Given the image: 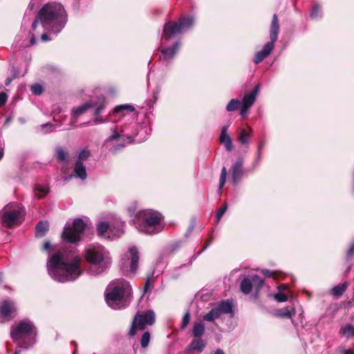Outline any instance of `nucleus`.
Masks as SVG:
<instances>
[{
	"instance_id": "nucleus-1",
	"label": "nucleus",
	"mask_w": 354,
	"mask_h": 354,
	"mask_svg": "<svg viewBox=\"0 0 354 354\" xmlns=\"http://www.w3.org/2000/svg\"><path fill=\"white\" fill-rule=\"evenodd\" d=\"M81 263L82 259L78 255L68 259L62 252H57L49 257L47 270L51 278L57 281H74L83 273Z\"/></svg>"
},
{
	"instance_id": "nucleus-2",
	"label": "nucleus",
	"mask_w": 354,
	"mask_h": 354,
	"mask_svg": "<svg viewBox=\"0 0 354 354\" xmlns=\"http://www.w3.org/2000/svg\"><path fill=\"white\" fill-rule=\"evenodd\" d=\"M66 21L67 15L63 6L56 2L48 3L38 12L32 24V30H35L40 22L45 30L57 34L64 28Z\"/></svg>"
},
{
	"instance_id": "nucleus-3",
	"label": "nucleus",
	"mask_w": 354,
	"mask_h": 354,
	"mask_svg": "<svg viewBox=\"0 0 354 354\" xmlns=\"http://www.w3.org/2000/svg\"><path fill=\"white\" fill-rule=\"evenodd\" d=\"M132 292L129 281L124 279H117L112 281L106 288V301L113 309H120L129 304Z\"/></svg>"
},
{
	"instance_id": "nucleus-4",
	"label": "nucleus",
	"mask_w": 354,
	"mask_h": 354,
	"mask_svg": "<svg viewBox=\"0 0 354 354\" xmlns=\"http://www.w3.org/2000/svg\"><path fill=\"white\" fill-rule=\"evenodd\" d=\"M136 228L146 234H156L164 228V216L153 209H143L137 212L133 220Z\"/></svg>"
},
{
	"instance_id": "nucleus-5",
	"label": "nucleus",
	"mask_w": 354,
	"mask_h": 354,
	"mask_svg": "<svg viewBox=\"0 0 354 354\" xmlns=\"http://www.w3.org/2000/svg\"><path fill=\"white\" fill-rule=\"evenodd\" d=\"M37 330L33 324L28 319L19 322L12 326L10 330L12 339L17 342L19 347L28 349L36 343Z\"/></svg>"
},
{
	"instance_id": "nucleus-6",
	"label": "nucleus",
	"mask_w": 354,
	"mask_h": 354,
	"mask_svg": "<svg viewBox=\"0 0 354 354\" xmlns=\"http://www.w3.org/2000/svg\"><path fill=\"white\" fill-rule=\"evenodd\" d=\"M84 257L91 265L89 272L92 275L102 273L111 264L109 253L101 245L88 246L85 250Z\"/></svg>"
},
{
	"instance_id": "nucleus-7",
	"label": "nucleus",
	"mask_w": 354,
	"mask_h": 354,
	"mask_svg": "<svg viewBox=\"0 0 354 354\" xmlns=\"http://www.w3.org/2000/svg\"><path fill=\"white\" fill-rule=\"evenodd\" d=\"M106 108V102L104 97H99L97 100H91L84 104L75 107L72 109V118L70 122L71 126H75L77 122V118L86 113L89 109L93 110L94 122L95 124H102L106 121L102 113Z\"/></svg>"
},
{
	"instance_id": "nucleus-8",
	"label": "nucleus",
	"mask_w": 354,
	"mask_h": 354,
	"mask_svg": "<svg viewBox=\"0 0 354 354\" xmlns=\"http://www.w3.org/2000/svg\"><path fill=\"white\" fill-rule=\"evenodd\" d=\"M279 30L278 18L276 14L272 16L271 26L270 28V41L267 42L262 50L258 51L254 55L253 62L257 64L261 62L272 51L274 47V42L277 40Z\"/></svg>"
},
{
	"instance_id": "nucleus-9",
	"label": "nucleus",
	"mask_w": 354,
	"mask_h": 354,
	"mask_svg": "<svg viewBox=\"0 0 354 354\" xmlns=\"http://www.w3.org/2000/svg\"><path fill=\"white\" fill-rule=\"evenodd\" d=\"M194 19L189 16L183 17L179 22L169 21L164 26L162 40L169 41L176 35L187 30L194 24Z\"/></svg>"
},
{
	"instance_id": "nucleus-10",
	"label": "nucleus",
	"mask_w": 354,
	"mask_h": 354,
	"mask_svg": "<svg viewBox=\"0 0 354 354\" xmlns=\"http://www.w3.org/2000/svg\"><path fill=\"white\" fill-rule=\"evenodd\" d=\"M155 322L156 315L153 310L137 313L132 320L130 329L128 332V336L129 337H134L138 330H144L147 326L153 325Z\"/></svg>"
},
{
	"instance_id": "nucleus-11",
	"label": "nucleus",
	"mask_w": 354,
	"mask_h": 354,
	"mask_svg": "<svg viewBox=\"0 0 354 354\" xmlns=\"http://www.w3.org/2000/svg\"><path fill=\"white\" fill-rule=\"evenodd\" d=\"M24 214V208L19 203H10L2 210L1 221L8 227L21 223Z\"/></svg>"
},
{
	"instance_id": "nucleus-12",
	"label": "nucleus",
	"mask_w": 354,
	"mask_h": 354,
	"mask_svg": "<svg viewBox=\"0 0 354 354\" xmlns=\"http://www.w3.org/2000/svg\"><path fill=\"white\" fill-rule=\"evenodd\" d=\"M86 224L82 218H75L72 225L66 224L63 230L62 237L65 242L76 243L83 236Z\"/></svg>"
},
{
	"instance_id": "nucleus-13",
	"label": "nucleus",
	"mask_w": 354,
	"mask_h": 354,
	"mask_svg": "<svg viewBox=\"0 0 354 354\" xmlns=\"http://www.w3.org/2000/svg\"><path fill=\"white\" fill-rule=\"evenodd\" d=\"M139 253L136 247H131L124 254L120 263V269L126 276H133L138 269Z\"/></svg>"
},
{
	"instance_id": "nucleus-14",
	"label": "nucleus",
	"mask_w": 354,
	"mask_h": 354,
	"mask_svg": "<svg viewBox=\"0 0 354 354\" xmlns=\"http://www.w3.org/2000/svg\"><path fill=\"white\" fill-rule=\"evenodd\" d=\"M221 314H233L232 304L229 300H223L219 302L216 306L203 316V320L214 322L218 319Z\"/></svg>"
},
{
	"instance_id": "nucleus-15",
	"label": "nucleus",
	"mask_w": 354,
	"mask_h": 354,
	"mask_svg": "<svg viewBox=\"0 0 354 354\" xmlns=\"http://www.w3.org/2000/svg\"><path fill=\"white\" fill-rule=\"evenodd\" d=\"M15 304L12 301L5 300L0 306V322H3L11 319V315L15 311Z\"/></svg>"
},
{
	"instance_id": "nucleus-16",
	"label": "nucleus",
	"mask_w": 354,
	"mask_h": 354,
	"mask_svg": "<svg viewBox=\"0 0 354 354\" xmlns=\"http://www.w3.org/2000/svg\"><path fill=\"white\" fill-rule=\"evenodd\" d=\"M243 160L239 158L232 166V180L234 185H236L243 176Z\"/></svg>"
},
{
	"instance_id": "nucleus-17",
	"label": "nucleus",
	"mask_w": 354,
	"mask_h": 354,
	"mask_svg": "<svg viewBox=\"0 0 354 354\" xmlns=\"http://www.w3.org/2000/svg\"><path fill=\"white\" fill-rule=\"evenodd\" d=\"M260 90V86L256 85L250 94L245 95L242 100V105L250 108L256 100L257 95Z\"/></svg>"
},
{
	"instance_id": "nucleus-18",
	"label": "nucleus",
	"mask_w": 354,
	"mask_h": 354,
	"mask_svg": "<svg viewBox=\"0 0 354 354\" xmlns=\"http://www.w3.org/2000/svg\"><path fill=\"white\" fill-rule=\"evenodd\" d=\"M124 225V222L115 221L114 223L110 225V234H111V235H109V239H113L120 236L123 233Z\"/></svg>"
},
{
	"instance_id": "nucleus-19",
	"label": "nucleus",
	"mask_w": 354,
	"mask_h": 354,
	"mask_svg": "<svg viewBox=\"0 0 354 354\" xmlns=\"http://www.w3.org/2000/svg\"><path fill=\"white\" fill-rule=\"evenodd\" d=\"M180 46V43L179 41H176L174 44L171 48H162L161 49V52L163 58L166 60H171L178 50Z\"/></svg>"
},
{
	"instance_id": "nucleus-20",
	"label": "nucleus",
	"mask_w": 354,
	"mask_h": 354,
	"mask_svg": "<svg viewBox=\"0 0 354 354\" xmlns=\"http://www.w3.org/2000/svg\"><path fill=\"white\" fill-rule=\"evenodd\" d=\"M50 192V187L46 185L36 184L33 187V194L36 198L40 200L44 198Z\"/></svg>"
},
{
	"instance_id": "nucleus-21",
	"label": "nucleus",
	"mask_w": 354,
	"mask_h": 354,
	"mask_svg": "<svg viewBox=\"0 0 354 354\" xmlns=\"http://www.w3.org/2000/svg\"><path fill=\"white\" fill-rule=\"evenodd\" d=\"M205 324L202 321L194 322L192 329V335L194 337H201L205 333Z\"/></svg>"
},
{
	"instance_id": "nucleus-22",
	"label": "nucleus",
	"mask_w": 354,
	"mask_h": 354,
	"mask_svg": "<svg viewBox=\"0 0 354 354\" xmlns=\"http://www.w3.org/2000/svg\"><path fill=\"white\" fill-rule=\"evenodd\" d=\"M340 337H345L346 339L354 338V326L351 324H345L339 330Z\"/></svg>"
},
{
	"instance_id": "nucleus-23",
	"label": "nucleus",
	"mask_w": 354,
	"mask_h": 354,
	"mask_svg": "<svg viewBox=\"0 0 354 354\" xmlns=\"http://www.w3.org/2000/svg\"><path fill=\"white\" fill-rule=\"evenodd\" d=\"M206 346V342L201 337H194L189 344V348L201 353Z\"/></svg>"
},
{
	"instance_id": "nucleus-24",
	"label": "nucleus",
	"mask_w": 354,
	"mask_h": 354,
	"mask_svg": "<svg viewBox=\"0 0 354 354\" xmlns=\"http://www.w3.org/2000/svg\"><path fill=\"white\" fill-rule=\"evenodd\" d=\"M74 172L75 176L82 180H84L86 178L87 174L86 167L80 161H77L75 162L74 166Z\"/></svg>"
},
{
	"instance_id": "nucleus-25",
	"label": "nucleus",
	"mask_w": 354,
	"mask_h": 354,
	"mask_svg": "<svg viewBox=\"0 0 354 354\" xmlns=\"http://www.w3.org/2000/svg\"><path fill=\"white\" fill-rule=\"evenodd\" d=\"M48 230V223L47 221H40L37 223L35 228V234L37 236H43Z\"/></svg>"
},
{
	"instance_id": "nucleus-26",
	"label": "nucleus",
	"mask_w": 354,
	"mask_h": 354,
	"mask_svg": "<svg viewBox=\"0 0 354 354\" xmlns=\"http://www.w3.org/2000/svg\"><path fill=\"white\" fill-rule=\"evenodd\" d=\"M135 111V108L131 104H122L117 106L113 109L114 114H120L122 115H124L126 112H133Z\"/></svg>"
},
{
	"instance_id": "nucleus-27",
	"label": "nucleus",
	"mask_w": 354,
	"mask_h": 354,
	"mask_svg": "<svg viewBox=\"0 0 354 354\" xmlns=\"http://www.w3.org/2000/svg\"><path fill=\"white\" fill-rule=\"evenodd\" d=\"M252 132V129L249 128V133H248L245 129H241L239 131L238 136V140L240 143L243 145H248L249 143L250 133Z\"/></svg>"
},
{
	"instance_id": "nucleus-28",
	"label": "nucleus",
	"mask_w": 354,
	"mask_h": 354,
	"mask_svg": "<svg viewBox=\"0 0 354 354\" xmlns=\"http://www.w3.org/2000/svg\"><path fill=\"white\" fill-rule=\"evenodd\" d=\"M252 288V283L251 279L245 278L242 280L240 286V288L242 292L248 295L251 292Z\"/></svg>"
},
{
	"instance_id": "nucleus-29",
	"label": "nucleus",
	"mask_w": 354,
	"mask_h": 354,
	"mask_svg": "<svg viewBox=\"0 0 354 354\" xmlns=\"http://www.w3.org/2000/svg\"><path fill=\"white\" fill-rule=\"evenodd\" d=\"M348 287L347 283L336 286L331 289V294L335 297H339L346 291Z\"/></svg>"
},
{
	"instance_id": "nucleus-30",
	"label": "nucleus",
	"mask_w": 354,
	"mask_h": 354,
	"mask_svg": "<svg viewBox=\"0 0 354 354\" xmlns=\"http://www.w3.org/2000/svg\"><path fill=\"white\" fill-rule=\"evenodd\" d=\"M220 142L224 145L225 149L228 151H232L233 145L232 139L229 135H221Z\"/></svg>"
},
{
	"instance_id": "nucleus-31",
	"label": "nucleus",
	"mask_w": 354,
	"mask_h": 354,
	"mask_svg": "<svg viewBox=\"0 0 354 354\" xmlns=\"http://www.w3.org/2000/svg\"><path fill=\"white\" fill-rule=\"evenodd\" d=\"M108 230L110 232V225L106 221L100 222L97 225V232L100 236H104Z\"/></svg>"
},
{
	"instance_id": "nucleus-32",
	"label": "nucleus",
	"mask_w": 354,
	"mask_h": 354,
	"mask_svg": "<svg viewBox=\"0 0 354 354\" xmlns=\"http://www.w3.org/2000/svg\"><path fill=\"white\" fill-rule=\"evenodd\" d=\"M241 106V101L238 99H232L226 106L229 112L236 111Z\"/></svg>"
},
{
	"instance_id": "nucleus-33",
	"label": "nucleus",
	"mask_w": 354,
	"mask_h": 354,
	"mask_svg": "<svg viewBox=\"0 0 354 354\" xmlns=\"http://www.w3.org/2000/svg\"><path fill=\"white\" fill-rule=\"evenodd\" d=\"M124 131L123 129H121L120 131H117L116 129H114L113 131V133L106 139V142H109L110 141H113L117 139H122L124 137Z\"/></svg>"
},
{
	"instance_id": "nucleus-34",
	"label": "nucleus",
	"mask_w": 354,
	"mask_h": 354,
	"mask_svg": "<svg viewBox=\"0 0 354 354\" xmlns=\"http://www.w3.org/2000/svg\"><path fill=\"white\" fill-rule=\"evenodd\" d=\"M252 286L258 291L263 285V279L258 275H253L251 279Z\"/></svg>"
},
{
	"instance_id": "nucleus-35",
	"label": "nucleus",
	"mask_w": 354,
	"mask_h": 354,
	"mask_svg": "<svg viewBox=\"0 0 354 354\" xmlns=\"http://www.w3.org/2000/svg\"><path fill=\"white\" fill-rule=\"evenodd\" d=\"M295 312L294 309L290 310L288 308L281 309L277 310V315L281 317L292 318L295 315Z\"/></svg>"
},
{
	"instance_id": "nucleus-36",
	"label": "nucleus",
	"mask_w": 354,
	"mask_h": 354,
	"mask_svg": "<svg viewBox=\"0 0 354 354\" xmlns=\"http://www.w3.org/2000/svg\"><path fill=\"white\" fill-rule=\"evenodd\" d=\"M56 154L59 161H64L68 158L67 152L62 147H58L56 149Z\"/></svg>"
},
{
	"instance_id": "nucleus-37",
	"label": "nucleus",
	"mask_w": 354,
	"mask_h": 354,
	"mask_svg": "<svg viewBox=\"0 0 354 354\" xmlns=\"http://www.w3.org/2000/svg\"><path fill=\"white\" fill-rule=\"evenodd\" d=\"M150 338L151 335L149 331H145L142 334L140 339V344L142 348H146L149 345Z\"/></svg>"
},
{
	"instance_id": "nucleus-38",
	"label": "nucleus",
	"mask_w": 354,
	"mask_h": 354,
	"mask_svg": "<svg viewBox=\"0 0 354 354\" xmlns=\"http://www.w3.org/2000/svg\"><path fill=\"white\" fill-rule=\"evenodd\" d=\"M284 288V286H279V292L274 295V299L279 301V302H284L288 300V296L283 293L281 292V288Z\"/></svg>"
},
{
	"instance_id": "nucleus-39",
	"label": "nucleus",
	"mask_w": 354,
	"mask_h": 354,
	"mask_svg": "<svg viewBox=\"0 0 354 354\" xmlns=\"http://www.w3.org/2000/svg\"><path fill=\"white\" fill-rule=\"evenodd\" d=\"M321 11L320 5H315L311 11L310 17L314 19H318L321 16Z\"/></svg>"
},
{
	"instance_id": "nucleus-40",
	"label": "nucleus",
	"mask_w": 354,
	"mask_h": 354,
	"mask_svg": "<svg viewBox=\"0 0 354 354\" xmlns=\"http://www.w3.org/2000/svg\"><path fill=\"white\" fill-rule=\"evenodd\" d=\"M91 156V152L88 149H83L78 153V160L82 162L83 160H87Z\"/></svg>"
},
{
	"instance_id": "nucleus-41",
	"label": "nucleus",
	"mask_w": 354,
	"mask_h": 354,
	"mask_svg": "<svg viewBox=\"0 0 354 354\" xmlns=\"http://www.w3.org/2000/svg\"><path fill=\"white\" fill-rule=\"evenodd\" d=\"M226 176H227V169L225 167H223L221 169V176H220V180H219V186L218 189L221 190L223 187L224 186L226 180Z\"/></svg>"
},
{
	"instance_id": "nucleus-42",
	"label": "nucleus",
	"mask_w": 354,
	"mask_h": 354,
	"mask_svg": "<svg viewBox=\"0 0 354 354\" xmlns=\"http://www.w3.org/2000/svg\"><path fill=\"white\" fill-rule=\"evenodd\" d=\"M30 91L35 95H41L43 93L44 89H43V87H42V86L41 84H33V85H32L30 86Z\"/></svg>"
},
{
	"instance_id": "nucleus-43",
	"label": "nucleus",
	"mask_w": 354,
	"mask_h": 354,
	"mask_svg": "<svg viewBox=\"0 0 354 354\" xmlns=\"http://www.w3.org/2000/svg\"><path fill=\"white\" fill-rule=\"evenodd\" d=\"M189 320H190V314L187 311L185 313V315L183 317V320H182L181 326H180V328L182 330L185 329L187 327V326L188 325V324L189 322Z\"/></svg>"
},
{
	"instance_id": "nucleus-44",
	"label": "nucleus",
	"mask_w": 354,
	"mask_h": 354,
	"mask_svg": "<svg viewBox=\"0 0 354 354\" xmlns=\"http://www.w3.org/2000/svg\"><path fill=\"white\" fill-rule=\"evenodd\" d=\"M262 273L263 275L268 277L277 278V273L275 271L270 270H262Z\"/></svg>"
},
{
	"instance_id": "nucleus-45",
	"label": "nucleus",
	"mask_w": 354,
	"mask_h": 354,
	"mask_svg": "<svg viewBox=\"0 0 354 354\" xmlns=\"http://www.w3.org/2000/svg\"><path fill=\"white\" fill-rule=\"evenodd\" d=\"M227 205H225V206H223V207H221L217 212L216 214V220L217 221H219V220L221 219V218L222 217V216L223 215V214L225 212V211L227 210Z\"/></svg>"
},
{
	"instance_id": "nucleus-46",
	"label": "nucleus",
	"mask_w": 354,
	"mask_h": 354,
	"mask_svg": "<svg viewBox=\"0 0 354 354\" xmlns=\"http://www.w3.org/2000/svg\"><path fill=\"white\" fill-rule=\"evenodd\" d=\"M53 127L54 126L50 123H46L41 125V128L44 132L53 131Z\"/></svg>"
},
{
	"instance_id": "nucleus-47",
	"label": "nucleus",
	"mask_w": 354,
	"mask_h": 354,
	"mask_svg": "<svg viewBox=\"0 0 354 354\" xmlns=\"http://www.w3.org/2000/svg\"><path fill=\"white\" fill-rule=\"evenodd\" d=\"M249 109H250L249 107L242 105L241 107V110H240V115L243 118H245L248 115Z\"/></svg>"
},
{
	"instance_id": "nucleus-48",
	"label": "nucleus",
	"mask_w": 354,
	"mask_h": 354,
	"mask_svg": "<svg viewBox=\"0 0 354 354\" xmlns=\"http://www.w3.org/2000/svg\"><path fill=\"white\" fill-rule=\"evenodd\" d=\"M354 253V240L353 241L348 252H347V257L350 258L353 254Z\"/></svg>"
},
{
	"instance_id": "nucleus-49",
	"label": "nucleus",
	"mask_w": 354,
	"mask_h": 354,
	"mask_svg": "<svg viewBox=\"0 0 354 354\" xmlns=\"http://www.w3.org/2000/svg\"><path fill=\"white\" fill-rule=\"evenodd\" d=\"M150 277H148L147 279H146V282L145 283V286H144V288H143V292L144 293H146L147 292L149 288V286H150Z\"/></svg>"
},
{
	"instance_id": "nucleus-50",
	"label": "nucleus",
	"mask_w": 354,
	"mask_h": 354,
	"mask_svg": "<svg viewBox=\"0 0 354 354\" xmlns=\"http://www.w3.org/2000/svg\"><path fill=\"white\" fill-rule=\"evenodd\" d=\"M50 248H51V245H50V241H45V243H44V245H43V250L49 252L50 251Z\"/></svg>"
},
{
	"instance_id": "nucleus-51",
	"label": "nucleus",
	"mask_w": 354,
	"mask_h": 354,
	"mask_svg": "<svg viewBox=\"0 0 354 354\" xmlns=\"http://www.w3.org/2000/svg\"><path fill=\"white\" fill-rule=\"evenodd\" d=\"M7 100V95L4 93H0V106L4 104V103L6 102Z\"/></svg>"
},
{
	"instance_id": "nucleus-52",
	"label": "nucleus",
	"mask_w": 354,
	"mask_h": 354,
	"mask_svg": "<svg viewBox=\"0 0 354 354\" xmlns=\"http://www.w3.org/2000/svg\"><path fill=\"white\" fill-rule=\"evenodd\" d=\"M212 243V240H210L209 241H208L206 245L203 248V249L201 250H200L198 252V254H201L202 252H203Z\"/></svg>"
},
{
	"instance_id": "nucleus-53",
	"label": "nucleus",
	"mask_w": 354,
	"mask_h": 354,
	"mask_svg": "<svg viewBox=\"0 0 354 354\" xmlns=\"http://www.w3.org/2000/svg\"><path fill=\"white\" fill-rule=\"evenodd\" d=\"M41 39L42 41H47L50 40V38L48 37V36L46 33H43L41 35Z\"/></svg>"
},
{
	"instance_id": "nucleus-54",
	"label": "nucleus",
	"mask_w": 354,
	"mask_h": 354,
	"mask_svg": "<svg viewBox=\"0 0 354 354\" xmlns=\"http://www.w3.org/2000/svg\"><path fill=\"white\" fill-rule=\"evenodd\" d=\"M343 354H354V351L351 349L344 350Z\"/></svg>"
},
{
	"instance_id": "nucleus-55",
	"label": "nucleus",
	"mask_w": 354,
	"mask_h": 354,
	"mask_svg": "<svg viewBox=\"0 0 354 354\" xmlns=\"http://www.w3.org/2000/svg\"><path fill=\"white\" fill-rule=\"evenodd\" d=\"M213 354H225V352L221 349V348H218L216 349Z\"/></svg>"
},
{
	"instance_id": "nucleus-56",
	"label": "nucleus",
	"mask_w": 354,
	"mask_h": 354,
	"mask_svg": "<svg viewBox=\"0 0 354 354\" xmlns=\"http://www.w3.org/2000/svg\"><path fill=\"white\" fill-rule=\"evenodd\" d=\"M227 127H226V126L223 127L221 135H227Z\"/></svg>"
},
{
	"instance_id": "nucleus-57",
	"label": "nucleus",
	"mask_w": 354,
	"mask_h": 354,
	"mask_svg": "<svg viewBox=\"0 0 354 354\" xmlns=\"http://www.w3.org/2000/svg\"><path fill=\"white\" fill-rule=\"evenodd\" d=\"M15 77H16V76H15V75H14V77H13L12 78H10V77L7 78V79H6V82H5L6 85V86H8V85L10 84V82H12V79H13V78H15Z\"/></svg>"
},
{
	"instance_id": "nucleus-58",
	"label": "nucleus",
	"mask_w": 354,
	"mask_h": 354,
	"mask_svg": "<svg viewBox=\"0 0 354 354\" xmlns=\"http://www.w3.org/2000/svg\"><path fill=\"white\" fill-rule=\"evenodd\" d=\"M262 146H263V145H259V152H258V156H257V162H259V160H260V157H261V152H260V149H261V148L262 147Z\"/></svg>"
},
{
	"instance_id": "nucleus-59",
	"label": "nucleus",
	"mask_w": 354,
	"mask_h": 354,
	"mask_svg": "<svg viewBox=\"0 0 354 354\" xmlns=\"http://www.w3.org/2000/svg\"><path fill=\"white\" fill-rule=\"evenodd\" d=\"M30 41L31 44H35L36 43V39L34 35L31 37Z\"/></svg>"
},
{
	"instance_id": "nucleus-60",
	"label": "nucleus",
	"mask_w": 354,
	"mask_h": 354,
	"mask_svg": "<svg viewBox=\"0 0 354 354\" xmlns=\"http://www.w3.org/2000/svg\"><path fill=\"white\" fill-rule=\"evenodd\" d=\"M28 8L32 10L34 8V3L31 1L29 3Z\"/></svg>"
},
{
	"instance_id": "nucleus-61",
	"label": "nucleus",
	"mask_w": 354,
	"mask_h": 354,
	"mask_svg": "<svg viewBox=\"0 0 354 354\" xmlns=\"http://www.w3.org/2000/svg\"><path fill=\"white\" fill-rule=\"evenodd\" d=\"M3 154H4V153H3V148H0V160H1V158H3Z\"/></svg>"
},
{
	"instance_id": "nucleus-62",
	"label": "nucleus",
	"mask_w": 354,
	"mask_h": 354,
	"mask_svg": "<svg viewBox=\"0 0 354 354\" xmlns=\"http://www.w3.org/2000/svg\"><path fill=\"white\" fill-rule=\"evenodd\" d=\"M129 212L131 214H133L135 213V210L134 209H131V208H129Z\"/></svg>"
},
{
	"instance_id": "nucleus-63",
	"label": "nucleus",
	"mask_w": 354,
	"mask_h": 354,
	"mask_svg": "<svg viewBox=\"0 0 354 354\" xmlns=\"http://www.w3.org/2000/svg\"><path fill=\"white\" fill-rule=\"evenodd\" d=\"M127 139L129 140V141H128L129 142H132V138H131V137L128 136V137H127Z\"/></svg>"
},
{
	"instance_id": "nucleus-64",
	"label": "nucleus",
	"mask_w": 354,
	"mask_h": 354,
	"mask_svg": "<svg viewBox=\"0 0 354 354\" xmlns=\"http://www.w3.org/2000/svg\"><path fill=\"white\" fill-rule=\"evenodd\" d=\"M110 150H111L112 152H115V151H116V147L111 148V149H110Z\"/></svg>"
}]
</instances>
